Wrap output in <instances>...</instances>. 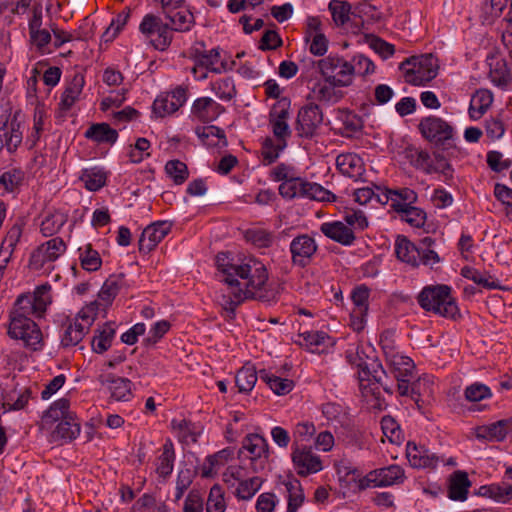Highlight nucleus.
<instances>
[{"instance_id": "nucleus-1", "label": "nucleus", "mask_w": 512, "mask_h": 512, "mask_svg": "<svg viewBox=\"0 0 512 512\" xmlns=\"http://www.w3.org/2000/svg\"><path fill=\"white\" fill-rule=\"evenodd\" d=\"M218 271L222 274V281L227 285V291L223 294V308L233 318L235 310L246 299H255L262 302L276 301L278 290L268 288L267 269L264 264L256 259L237 265L230 261L228 254L218 253L216 256Z\"/></svg>"}, {"instance_id": "nucleus-2", "label": "nucleus", "mask_w": 512, "mask_h": 512, "mask_svg": "<svg viewBox=\"0 0 512 512\" xmlns=\"http://www.w3.org/2000/svg\"><path fill=\"white\" fill-rule=\"evenodd\" d=\"M450 292L447 285L426 286L418 294L417 301L425 311L454 318L458 314V307Z\"/></svg>"}, {"instance_id": "nucleus-3", "label": "nucleus", "mask_w": 512, "mask_h": 512, "mask_svg": "<svg viewBox=\"0 0 512 512\" xmlns=\"http://www.w3.org/2000/svg\"><path fill=\"white\" fill-rule=\"evenodd\" d=\"M437 59L432 54L406 58L399 66L404 72L405 81L412 85H422L434 79L438 73Z\"/></svg>"}, {"instance_id": "nucleus-4", "label": "nucleus", "mask_w": 512, "mask_h": 512, "mask_svg": "<svg viewBox=\"0 0 512 512\" xmlns=\"http://www.w3.org/2000/svg\"><path fill=\"white\" fill-rule=\"evenodd\" d=\"M139 31L159 51H165L172 43L173 34L169 24L152 13L146 14L140 25Z\"/></svg>"}, {"instance_id": "nucleus-5", "label": "nucleus", "mask_w": 512, "mask_h": 512, "mask_svg": "<svg viewBox=\"0 0 512 512\" xmlns=\"http://www.w3.org/2000/svg\"><path fill=\"white\" fill-rule=\"evenodd\" d=\"M317 65L326 82L340 87H348L353 83V67H351V62L344 58L328 56L319 60Z\"/></svg>"}, {"instance_id": "nucleus-6", "label": "nucleus", "mask_w": 512, "mask_h": 512, "mask_svg": "<svg viewBox=\"0 0 512 512\" xmlns=\"http://www.w3.org/2000/svg\"><path fill=\"white\" fill-rule=\"evenodd\" d=\"M404 478V470L399 465L393 464L370 471L367 475L358 479L357 486L359 490H364L371 486L386 487L402 483Z\"/></svg>"}, {"instance_id": "nucleus-7", "label": "nucleus", "mask_w": 512, "mask_h": 512, "mask_svg": "<svg viewBox=\"0 0 512 512\" xmlns=\"http://www.w3.org/2000/svg\"><path fill=\"white\" fill-rule=\"evenodd\" d=\"M8 334L13 339L21 340L24 346L32 350L41 348L42 333L32 319H11Z\"/></svg>"}, {"instance_id": "nucleus-8", "label": "nucleus", "mask_w": 512, "mask_h": 512, "mask_svg": "<svg viewBox=\"0 0 512 512\" xmlns=\"http://www.w3.org/2000/svg\"><path fill=\"white\" fill-rule=\"evenodd\" d=\"M418 129L431 143L445 145L453 138V127L440 117L428 116L421 119Z\"/></svg>"}, {"instance_id": "nucleus-9", "label": "nucleus", "mask_w": 512, "mask_h": 512, "mask_svg": "<svg viewBox=\"0 0 512 512\" xmlns=\"http://www.w3.org/2000/svg\"><path fill=\"white\" fill-rule=\"evenodd\" d=\"M323 122V112L317 104L309 103L300 108L297 115L296 129L299 136L311 138Z\"/></svg>"}, {"instance_id": "nucleus-10", "label": "nucleus", "mask_w": 512, "mask_h": 512, "mask_svg": "<svg viewBox=\"0 0 512 512\" xmlns=\"http://www.w3.org/2000/svg\"><path fill=\"white\" fill-rule=\"evenodd\" d=\"M66 251V244L60 237H55L41 244L30 257V266L40 270L47 262L57 260Z\"/></svg>"}, {"instance_id": "nucleus-11", "label": "nucleus", "mask_w": 512, "mask_h": 512, "mask_svg": "<svg viewBox=\"0 0 512 512\" xmlns=\"http://www.w3.org/2000/svg\"><path fill=\"white\" fill-rule=\"evenodd\" d=\"M187 100V89L178 86L171 92L159 95L153 102V112L159 117H165L176 112Z\"/></svg>"}, {"instance_id": "nucleus-12", "label": "nucleus", "mask_w": 512, "mask_h": 512, "mask_svg": "<svg viewBox=\"0 0 512 512\" xmlns=\"http://www.w3.org/2000/svg\"><path fill=\"white\" fill-rule=\"evenodd\" d=\"M247 453L246 457L254 462H259L261 469L267 463L269 457V445L267 440L259 434H248L243 438L239 454Z\"/></svg>"}, {"instance_id": "nucleus-13", "label": "nucleus", "mask_w": 512, "mask_h": 512, "mask_svg": "<svg viewBox=\"0 0 512 512\" xmlns=\"http://www.w3.org/2000/svg\"><path fill=\"white\" fill-rule=\"evenodd\" d=\"M291 458L301 476L317 473L322 469L320 458L312 452L311 448L300 447L296 442L293 444Z\"/></svg>"}, {"instance_id": "nucleus-14", "label": "nucleus", "mask_w": 512, "mask_h": 512, "mask_svg": "<svg viewBox=\"0 0 512 512\" xmlns=\"http://www.w3.org/2000/svg\"><path fill=\"white\" fill-rule=\"evenodd\" d=\"M316 251L317 244L308 234L298 235L290 243L292 263L300 267L308 265Z\"/></svg>"}, {"instance_id": "nucleus-15", "label": "nucleus", "mask_w": 512, "mask_h": 512, "mask_svg": "<svg viewBox=\"0 0 512 512\" xmlns=\"http://www.w3.org/2000/svg\"><path fill=\"white\" fill-rule=\"evenodd\" d=\"M171 225L166 221H160L147 226L138 241L139 251L148 253L160 243L170 232Z\"/></svg>"}, {"instance_id": "nucleus-16", "label": "nucleus", "mask_w": 512, "mask_h": 512, "mask_svg": "<svg viewBox=\"0 0 512 512\" xmlns=\"http://www.w3.org/2000/svg\"><path fill=\"white\" fill-rule=\"evenodd\" d=\"M406 457L414 468H435L439 463V457L435 453L415 442L407 443Z\"/></svg>"}, {"instance_id": "nucleus-17", "label": "nucleus", "mask_w": 512, "mask_h": 512, "mask_svg": "<svg viewBox=\"0 0 512 512\" xmlns=\"http://www.w3.org/2000/svg\"><path fill=\"white\" fill-rule=\"evenodd\" d=\"M225 112V108L210 97H200L193 102L191 114L202 123H210Z\"/></svg>"}, {"instance_id": "nucleus-18", "label": "nucleus", "mask_w": 512, "mask_h": 512, "mask_svg": "<svg viewBox=\"0 0 512 512\" xmlns=\"http://www.w3.org/2000/svg\"><path fill=\"white\" fill-rule=\"evenodd\" d=\"M98 381L108 388L111 397L117 401H127L132 396V382L127 378L109 373L100 375Z\"/></svg>"}, {"instance_id": "nucleus-19", "label": "nucleus", "mask_w": 512, "mask_h": 512, "mask_svg": "<svg viewBox=\"0 0 512 512\" xmlns=\"http://www.w3.org/2000/svg\"><path fill=\"white\" fill-rule=\"evenodd\" d=\"M320 231L343 246H351L356 239L353 229L341 221L324 222L320 225Z\"/></svg>"}, {"instance_id": "nucleus-20", "label": "nucleus", "mask_w": 512, "mask_h": 512, "mask_svg": "<svg viewBox=\"0 0 512 512\" xmlns=\"http://www.w3.org/2000/svg\"><path fill=\"white\" fill-rule=\"evenodd\" d=\"M489 67V78L498 87L508 86L512 80L506 60L498 54L489 55L486 59Z\"/></svg>"}, {"instance_id": "nucleus-21", "label": "nucleus", "mask_w": 512, "mask_h": 512, "mask_svg": "<svg viewBox=\"0 0 512 512\" xmlns=\"http://www.w3.org/2000/svg\"><path fill=\"white\" fill-rule=\"evenodd\" d=\"M387 378V372L382 367V364L377 361H372L369 364L366 363L363 367L361 366V370L359 372V379L361 382L374 381L376 384L382 386L386 393L392 395L394 388L393 385L387 383Z\"/></svg>"}, {"instance_id": "nucleus-22", "label": "nucleus", "mask_w": 512, "mask_h": 512, "mask_svg": "<svg viewBox=\"0 0 512 512\" xmlns=\"http://www.w3.org/2000/svg\"><path fill=\"white\" fill-rule=\"evenodd\" d=\"M386 362L395 379L414 377L415 365L411 358L398 353L386 352Z\"/></svg>"}, {"instance_id": "nucleus-23", "label": "nucleus", "mask_w": 512, "mask_h": 512, "mask_svg": "<svg viewBox=\"0 0 512 512\" xmlns=\"http://www.w3.org/2000/svg\"><path fill=\"white\" fill-rule=\"evenodd\" d=\"M336 165L341 174L355 180L359 179L365 171L362 158L354 153L338 155Z\"/></svg>"}, {"instance_id": "nucleus-24", "label": "nucleus", "mask_w": 512, "mask_h": 512, "mask_svg": "<svg viewBox=\"0 0 512 512\" xmlns=\"http://www.w3.org/2000/svg\"><path fill=\"white\" fill-rule=\"evenodd\" d=\"M471 481L465 471L457 470L449 477L448 497L454 501L467 499Z\"/></svg>"}, {"instance_id": "nucleus-25", "label": "nucleus", "mask_w": 512, "mask_h": 512, "mask_svg": "<svg viewBox=\"0 0 512 512\" xmlns=\"http://www.w3.org/2000/svg\"><path fill=\"white\" fill-rule=\"evenodd\" d=\"M123 274L111 275L106 279L98 293V303L102 307V311L105 312L107 307L111 305L114 298L118 295L120 288L123 285Z\"/></svg>"}, {"instance_id": "nucleus-26", "label": "nucleus", "mask_w": 512, "mask_h": 512, "mask_svg": "<svg viewBox=\"0 0 512 512\" xmlns=\"http://www.w3.org/2000/svg\"><path fill=\"white\" fill-rule=\"evenodd\" d=\"M167 23L171 28V32H186L191 29L194 24V15L187 9L181 7L172 10L169 13H163Z\"/></svg>"}, {"instance_id": "nucleus-27", "label": "nucleus", "mask_w": 512, "mask_h": 512, "mask_svg": "<svg viewBox=\"0 0 512 512\" xmlns=\"http://www.w3.org/2000/svg\"><path fill=\"white\" fill-rule=\"evenodd\" d=\"M85 84L84 76L75 73L62 94L60 107L62 110H69L79 98Z\"/></svg>"}, {"instance_id": "nucleus-28", "label": "nucleus", "mask_w": 512, "mask_h": 512, "mask_svg": "<svg viewBox=\"0 0 512 512\" xmlns=\"http://www.w3.org/2000/svg\"><path fill=\"white\" fill-rule=\"evenodd\" d=\"M340 86H335L332 83L319 81L315 83L312 89V98L319 102L324 103H337L343 98V93L337 90Z\"/></svg>"}, {"instance_id": "nucleus-29", "label": "nucleus", "mask_w": 512, "mask_h": 512, "mask_svg": "<svg viewBox=\"0 0 512 512\" xmlns=\"http://www.w3.org/2000/svg\"><path fill=\"white\" fill-rule=\"evenodd\" d=\"M395 253L399 260L414 267L418 266V247L405 236L397 237L395 242Z\"/></svg>"}, {"instance_id": "nucleus-30", "label": "nucleus", "mask_w": 512, "mask_h": 512, "mask_svg": "<svg viewBox=\"0 0 512 512\" xmlns=\"http://www.w3.org/2000/svg\"><path fill=\"white\" fill-rule=\"evenodd\" d=\"M85 137L97 143L114 144L118 138V132L107 123H97L86 130Z\"/></svg>"}, {"instance_id": "nucleus-31", "label": "nucleus", "mask_w": 512, "mask_h": 512, "mask_svg": "<svg viewBox=\"0 0 512 512\" xmlns=\"http://www.w3.org/2000/svg\"><path fill=\"white\" fill-rule=\"evenodd\" d=\"M509 432L508 419L499 420L490 425L481 426L476 431L478 439H485L489 441H502Z\"/></svg>"}, {"instance_id": "nucleus-32", "label": "nucleus", "mask_w": 512, "mask_h": 512, "mask_svg": "<svg viewBox=\"0 0 512 512\" xmlns=\"http://www.w3.org/2000/svg\"><path fill=\"white\" fill-rule=\"evenodd\" d=\"M80 433V424L76 420L74 413L66 416L60 421L53 431V438L65 441L75 439Z\"/></svg>"}, {"instance_id": "nucleus-33", "label": "nucleus", "mask_w": 512, "mask_h": 512, "mask_svg": "<svg viewBox=\"0 0 512 512\" xmlns=\"http://www.w3.org/2000/svg\"><path fill=\"white\" fill-rule=\"evenodd\" d=\"M0 133L4 140V146L9 152L15 151L22 142L23 134L20 131V123L15 119L5 122L0 128Z\"/></svg>"}, {"instance_id": "nucleus-34", "label": "nucleus", "mask_w": 512, "mask_h": 512, "mask_svg": "<svg viewBox=\"0 0 512 512\" xmlns=\"http://www.w3.org/2000/svg\"><path fill=\"white\" fill-rule=\"evenodd\" d=\"M175 452L171 440H167L162 447V454L156 460V473L166 479L173 471Z\"/></svg>"}, {"instance_id": "nucleus-35", "label": "nucleus", "mask_w": 512, "mask_h": 512, "mask_svg": "<svg viewBox=\"0 0 512 512\" xmlns=\"http://www.w3.org/2000/svg\"><path fill=\"white\" fill-rule=\"evenodd\" d=\"M392 208L403 214V219L414 227H422L426 221V213L417 207L409 204H401V202L393 203Z\"/></svg>"}, {"instance_id": "nucleus-36", "label": "nucleus", "mask_w": 512, "mask_h": 512, "mask_svg": "<svg viewBox=\"0 0 512 512\" xmlns=\"http://www.w3.org/2000/svg\"><path fill=\"white\" fill-rule=\"evenodd\" d=\"M35 315L38 317V310L30 299V294H22L18 296L14 303V307L10 312L11 319H31L30 316Z\"/></svg>"}, {"instance_id": "nucleus-37", "label": "nucleus", "mask_w": 512, "mask_h": 512, "mask_svg": "<svg viewBox=\"0 0 512 512\" xmlns=\"http://www.w3.org/2000/svg\"><path fill=\"white\" fill-rule=\"evenodd\" d=\"M258 379V374L253 365H245L238 370L235 376V383L240 393L250 392Z\"/></svg>"}, {"instance_id": "nucleus-38", "label": "nucleus", "mask_w": 512, "mask_h": 512, "mask_svg": "<svg viewBox=\"0 0 512 512\" xmlns=\"http://www.w3.org/2000/svg\"><path fill=\"white\" fill-rule=\"evenodd\" d=\"M194 57L199 65L209 69L212 72L220 73L223 69H225L223 62L219 67L215 66L220 61V51L218 48H213L210 51H201L198 48H195Z\"/></svg>"}, {"instance_id": "nucleus-39", "label": "nucleus", "mask_w": 512, "mask_h": 512, "mask_svg": "<svg viewBox=\"0 0 512 512\" xmlns=\"http://www.w3.org/2000/svg\"><path fill=\"white\" fill-rule=\"evenodd\" d=\"M493 102L492 94L487 90H479L471 99L469 115L472 119L480 118Z\"/></svg>"}, {"instance_id": "nucleus-40", "label": "nucleus", "mask_w": 512, "mask_h": 512, "mask_svg": "<svg viewBox=\"0 0 512 512\" xmlns=\"http://www.w3.org/2000/svg\"><path fill=\"white\" fill-rule=\"evenodd\" d=\"M301 197L309 198L311 200L316 201H333L335 200V195L323 188L321 185L317 183H311L305 180H302L301 184Z\"/></svg>"}, {"instance_id": "nucleus-41", "label": "nucleus", "mask_w": 512, "mask_h": 512, "mask_svg": "<svg viewBox=\"0 0 512 512\" xmlns=\"http://www.w3.org/2000/svg\"><path fill=\"white\" fill-rule=\"evenodd\" d=\"M88 332V326L78 322V319L74 323H70L64 330V334L61 339L63 347H71L77 345Z\"/></svg>"}, {"instance_id": "nucleus-42", "label": "nucleus", "mask_w": 512, "mask_h": 512, "mask_svg": "<svg viewBox=\"0 0 512 512\" xmlns=\"http://www.w3.org/2000/svg\"><path fill=\"white\" fill-rule=\"evenodd\" d=\"M259 376L277 395H286L293 389L294 383L290 379L269 375L265 370H260Z\"/></svg>"}, {"instance_id": "nucleus-43", "label": "nucleus", "mask_w": 512, "mask_h": 512, "mask_svg": "<svg viewBox=\"0 0 512 512\" xmlns=\"http://www.w3.org/2000/svg\"><path fill=\"white\" fill-rule=\"evenodd\" d=\"M115 335V329L110 324H105L102 329L97 330V334L91 341L94 352L103 353L111 346L112 339Z\"/></svg>"}, {"instance_id": "nucleus-44", "label": "nucleus", "mask_w": 512, "mask_h": 512, "mask_svg": "<svg viewBox=\"0 0 512 512\" xmlns=\"http://www.w3.org/2000/svg\"><path fill=\"white\" fill-rule=\"evenodd\" d=\"M69 400L66 398H61L54 402L50 408L43 415V420L46 423L52 424L57 421H62L66 416L70 415L72 412L69 411Z\"/></svg>"}, {"instance_id": "nucleus-45", "label": "nucleus", "mask_w": 512, "mask_h": 512, "mask_svg": "<svg viewBox=\"0 0 512 512\" xmlns=\"http://www.w3.org/2000/svg\"><path fill=\"white\" fill-rule=\"evenodd\" d=\"M80 180L87 190L97 191L105 185L106 174L96 168L85 169L80 176Z\"/></svg>"}, {"instance_id": "nucleus-46", "label": "nucleus", "mask_w": 512, "mask_h": 512, "mask_svg": "<svg viewBox=\"0 0 512 512\" xmlns=\"http://www.w3.org/2000/svg\"><path fill=\"white\" fill-rule=\"evenodd\" d=\"M244 238L247 242H250L258 248H268L274 241V236L272 233L260 228L246 230L244 233Z\"/></svg>"}, {"instance_id": "nucleus-47", "label": "nucleus", "mask_w": 512, "mask_h": 512, "mask_svg": "<svg viewBox=\"0 0 512 512\" xmlns=\"http://www.w3.org/2000/svg\"><path fill=\"white\" fill-rule=\"evenodd\" d=\"M50 290L51 285L44 283L36 287L33 295H30V299L36 306V310H38V317H41L45 313L47 306L51 303Z\"/></svg>"}, {"instance_id": "nucleus-48", "label": "nucleus", "mask_w": 512, "mask_h": 512, "mask_svg": "<svg viewBox=\"0 0 512 512\" xmlns=\"http://www.w3.org/2000/svg\"><path fill=\"white\" fill-rule=\"evenodd\" d=\"M263 479L255 476L247 480H241L236 489L235 495L241 500L251 499L261 488Z\"/></svg>"}, {"instance_id": "nucleus-49", "label": "nucleus", "mask_w": 512, "mask_h": 512, "mask_svg": "<svg viewBox=\"0 0 512 512\" xmlns=\"http://www.w3.org/2000/svg\"><path fill=\"white\" fill-rule=\"evenodd\" d=\"M80 262L83 269L87 271H97L102 264L99 253L92 249L91 244L85 245L84 249L80 248Z\"/></svg>"}, {"instance_id": "nucleus-50", "label": "nucleus", "mask_w": 512, "mask_h": 512, "mask_svg": "<svg viewBox=\"0 0 512 512\" xmlns=\"http://www.w3.org/2000/svg\"><path fill=\"white\" fill-rule=\"evenodd\" d=\"M211 89L223 101H230L236 96L234 81L230 77L215 81L212 83Z\"/></svg>"}, {"instance_id": "nucleus-51", "label": "nucleus", "mask_w": 512, "mask_h": 512, "mask_svg": "<svg viewBox=\"0 0 512 512\" xmlns=\"http://www.w3.org/2000/svg\"><path fill=\"white\" fill-rule=\"evenodd\" d=\"M286 142H279L275 144L271 138H266L262 143L261 155L263 157V164L270 165L277 160L280 152L285 148Z\"/></svg>"}, {"instance_id": "nucleus-52", "label": "nucleus", "mask_w": 512, "mask_h": 512, "mask_svg": "<svg viewBox=\"0 0 512 512\" xmlns=\"http://www.w3.org/2000/svg\"><path fill=\"white\" fill-rule=\"evenodd\" d=\"M381 429L391 443L400 444L403 441L400 426L393 417L389 415L384 416L381 420Z\"/></svg>"}, {"instance_id": "nucleus-53", "label": "nucleus", "mask_w": 512, "mask_h": 512, "mask_svg": "<svg viewBox=\"0 0 512 512\" xmlns=\"http://www.w3.org/2000/svg\"><path fill=\"white\" fill-rule=\"evenodd\" d=\"M432 382L427 377L419 378L411 383V398L414 400L418 409L422 408V395L430 396L432 394Z\"/></svg>"}, {"instance_id": "nucleus-54", "label": "nucleus", "mask_w": 512, "mask_h": 512, "mask_svg": "<svg viewBox=\"0 0 512 512\" xmlns=\"http://www.w3.org/2000/svg\"><path fill=\"white\" fill-rule=\"evenodd\" d=\"M165 171L177 185L183 184L189 176L187 165L180 160L168 161L165 165Z\"/></svg>"}, {"instance_id": "nucleus-55", "label": "nucleus", "mask_w": 512, "mask_h": 512, "mask_svg": "<svg viewBox=\"0 0 512 512\" xmlns=\"http://www.w3.org/2000/svg\"><path fill=\"white\" fill-rule=\"evenodd\" d=\"M369 289L365 285L356 287L351 294L355 315H367Z\"/></svg>"}, {"instance_id": "nucleus-56", "label": "nucleus", "mask_w": 512, "mask_h": 512, "mask_svg": "<svg viewBox=\"0 0 512 512\" xmlns=\"http://www.w3.org/2000/svg\"><path fill=\"white\" fill-rule=\"evenodd\" d=\"M288 492V511L296 512L304 501V494L298 481L287 482L285 484Z\"/></svg>"}, {"instance_id": "nucleus-57", "label": "nucleus", "mask_w": 512, "mask_h": 512, "mask_svg": "<svg viewBox=\"0 0 512 512\" xmlns=\"http://www.w3.org/2000/svg\"><path fill=\"white\" fill-rule=\"evenodd\" d=\"M329 10L337 25H344L349 20L351 5L346 1L332 0L329 3Z\"/></svg>"}, {"instance_id": "nucleus-58", "label": "nucleus", "mask_w": 512, "mask_h": 512, "mask_svg": "<svg viewBox=\"0 0 512 512\" xmlns=\"http://www.w3.org/2000/svg\"><path fill=\"white\" fill-rule=\"evenodd\" d=\"M131 10L130 8H125L122 12H120L115 19L112 20L110 26L106 29V31L103 34L104 40L112 41L117 34L120 32V30L125 26L127 23L129 17H130Z\"/></svg>"}, {"instance_id": "nucleus-59", "label": "nucleus", "mask_w": 512, "mask_h": 512, "mask_svg": "<svg viewBox=\"0 0 512 512\" xmlns=\"http://www.w3.org/2000/svg\"><path fill=\"white\" fill-rule=\"evenodd\" d=\"M226 508L224 493L219 485H214L209 492L206 503L207 512H224Z\"/></svg>"}, {"instance_id": "nucleus-60", "label": "nucleus", "mask_w": 512, "mask_h": 512, "mask_svg": "<svg viewBox=\"0 0 512 512\" xmlns=\"http://www.w3.org/2000/svg\"><path fill=\"white\" fill-rule=\"evenodd\" d=\"M461 275L484 288L492 289L496 287V284L492 280L491 276H486L475 268L465 266L461 270Z\"/></svg>"}, {"instance_id": "nucleus-61", "label": "nucleus", "mask_w": 512, "mask_h": 512, "mask_svg": "<svg viewBox=\"0 0 512 512\" xmlns=\"http://www.w3.org/2000/svg\"><path fill=\"white\" fill-rule=\"evenodd\" d=\"M482 489L489 491V496L499 502H507L512 499V484H492L489 486H482Z\"/></svg>"}, {"instance_id": "nucleus-62", "label": "nucleus", "mask_w": 512, "mask_h": 512, "mask_svg": "<svg viewBox=\"0 0 512 512\" xmlns=\"http://www.w3.org/2000/svg\"><path fill=\"white\" fill-rule=\"evenodd\" d=\"M65 220L61 214H52L45 217L41 223V232L44 236H52L64 225Z\"/></svg>"}, {"instance_id": "nucleus-63", "label": "nucleus", "mask_w": 512, "mask_h": 512, "mask_svg": "<svg viewBox=\"0 0 512 512\" xmlns=\"http://www.w3.org/2000/svg\"><path fill=\"white\" fill-rule=\"evenodd\" d=\"M301 178H289L279 186V194L287 199L301 197Z\"/></svg>"}, {"instance_id": "nucleus-64", "label": "nucleus", "mask_w": 512, "mask_h": 512, "mask_svg": "<svg viewBox=\"0 0 512 512\" xmlns=\"http://www.w3.org/2000/svg\"><path fill=\"white\" fill-rule=\"evenodd\" d=\"M20 237H21L20 227L13 226L9 230L7 236L2 241V244L0 246V253H2L4 256L7 255V257L10 258Z\"/></svg>"}]
</instances>
